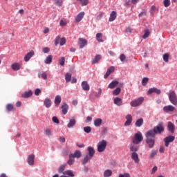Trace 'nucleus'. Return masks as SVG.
Here are the masks:
<instances>
[{
  "instance_id": "f257e3e1",
  "label": "nucleus",
  "mask_w": 177,
  "mask_h": 177,
  "mask_svg": "<svg viewBox=\"0 0 177 177\" xmlns=\"http://www.w3.org/2000/svg\"><path fill=\"white\" fill-rule=\"evenodd\" d=\"M164 131H165L164 124L160 123L157 126H155L153 130L147 131L148 136H153V138H156V135H161Z\"/></svg>"
},
{
  "instance_id": "f03ea898",
  "label": "nucleus",
  "mask_w": 177,
  "mask_h": 177,
  "mask_svg": "<svg viewBox=\"0 0 177 177\" xmlns=\"http://www.w3.org/2000/svg\"><path fill=\"white\" fill-rule=\"evenodd\" d=\"M168 96L171 104H174V106H177V95L175 91L170 90Z\"/></svg>"
},
{
  "instance_id": "7ed1b4c3",
  "label": "nucleus",
  "mask_w": 177,
  "mask_h": 177,
  "mask_svg": "<svg viewBox=\"0 0 177 177\" xmlns=\"http://www.w3.org/2000/svg\"><path fill=\"white\" fill-rule=\"evenodd\" d=\"M145 136L147 138L146 143L148 144L149 149H153L154 143H156V140L153 138V136H149L148 132L146 133Z\"/></svg>"
},
{
  "instance_id": "20e7f679",
  "label": "nucleus",
  "mask_w": 177,
  "mask_h": 177,
  "mask_svg": "<svg viewBox=\"0 0 177 177\" xmlns=\"http://www.w3.org/2000/svg\"><path fill=\"white\" fill-rule=\"evenodd\" d=\"M142 140H143V136L140 131H138L135 134L132 143H133V145H139Z\"/></svg>"
},
{
  "instance_id": "39448f33",
  "label": "nucleus",
  "mask_w": 177,
  "mask_h": 177,
  "mask_svg": "<svg viewBox=\"0 0 177 177\" xmlns=\"http://www.w3.org/2000/svg\"><path fill=\"white\" fill-rule=\"evenodd\" d=\"M107 147V142L104 140H102L98 142L97 145V151L98 153H103L104 150H106V147Z\"/></svg>"
},
{
  "instance_id": "423d86ee",
  "label": "nucleus",
  "mask_w": 177,
  "mask_h": 177,
  "mask_svg": "<svg viewBox=\"0 0 177 177\" xmlns=\"http://www.w3.org/2000/svg\"><path fill=\"white\" fill-rule=\"evenodd\" d=\"M145 98L143 97H140L136 100H134L130 102V106L131 107H138V106H140L143 103Z\"/></svg>"
},
{
  "instance_id": "0eeeda50",
  "label": "nucleus",
  "mask_w": 177,
  "mask_h": 177,
  "mask_svg": "<svg viewBox=\"0 0 177 177\" xmlns=\"http://www.w3.org/2000/svg\"><path fill=\"white\" fill-rule=\"evenodd\" d=\"M175 140V136H168L164 139L165 146V147H168L169 146V143H172Z\"/></svg>"
},
{
  "instance_id": "6e6552de",
  "label": "nucleus",
  "mask_w": 177,
  "mask_h": 177,
  "mask_svg": "<svg viewBox=\"0 0 177 177\" xmlns=\"http://www.w3.org/2000/svg\"><path fill=\"white\" fill-rule=\"evenodd\" d=\"M163 111L165 113H170L172 111H175V106L172 105H167L163 107Z\"/></svg>"
},
{
  "instance_id": "1a4fd4ad",
  "label": "nucleus",
  "mask_w": 177,
  "mask_h": 177,
  "mask_svg": "<svg viewBox=\"0 0 177 177\" xmlns=\"http://www.w3.org/2000/svg\"><path fill=\"white\" fill-rule=\"evenodd\" d=\"M34 160H35V155L33 153L28 156L27 162L29 165H34Z\"/></svg>"
},
{
  "instance_id": "9d476101",
  "label": "nucleus",
  "mask_w": 177,
  "mask_h": 177,
  "mask_svg": "<svg viewBox=\"0 0 177 177\" xmlns=\"http://www.w3.org/2000/svg\"><path fill=\"white\" fill-rule=\"evenodd\" d=\"M148 95H151V93H157V95H160L161 93V90L157 88H151L147 91Z\"/></svg>"
},
{
  "instance_id": "9b49d317",
  "label": "nucleus",
  "mask_w": 177,
  "mask_h": 177,
  "mask_svg": "<svg viewBox=\"0 0 177 177\" xmlns=\"http://www.w3.org/2000/svg\"><path fill=\"white\" fill-rule=\"evenodd\" d=\"M126 122H124V127H129L132 124V115L130 114L126 116Z\"/></svg>"
},
{
  "instance_id": "f8f14e48",
  "label": "nucleus",
  "mask_w": 177,
  "mask_h": 177,
  "mask_svg": "<svg viewBox=\"0 0 177 177\" xmlns=\"http://www.w3.org/2000/svg\"><path fill=\"white\" fill-rule=\"evenodd\" d=\"M87 44H88V41H86V39L84 38L79 39V45H80V49H82V48H84L86 45H87Z\"/></svg>"
},
{
  "instance_id": "ddd939ff",
  "label": "nucleus",
  "mask_w": 177,
  "mask_h": 177,
  "mask_svg": "<svg viewBox=\"0 0 177 177\" xmlns=\"http://www.w3.org/2000/svg\"><path fill=\"white\" fill-rule=\"evenodd\" d=\"M167 128L171 133H174L175 132V124L172 123V122H168L167 123Z\"/></svg>"
},
{
  "instance_id": "4468645a",
  "label": "nucleus",
  "mask_w": 177,
  "mask_h": 177,
  "mask_svg": "<svg viewBox=\"0 0 177 177\" xmlns=\"http://www.w3.org/2000/svg\"><path fill=\"white\" fill-rule=\"evenodd\" d=\"M131 158L136 163L138 164L139 162V155L138 154V153L132 152Z\"/></svg>"
},
{
  "instance_id": "2eb2a0df",
  "label": "nucleus",
  "mask_w": 177,
  "mask_h": 177,
  "mask_svg": "<svg viewBox=\"0 0 177 177\" xmlns=\"http://www.w3.org/2000/svg\"><path fill=\"white\" fill-rule=\"evenodd\" d=\"M34 50H31L30 52L28 53L24 57L25 62H28L32 56H34Z\"/></svg>"
},
{
  "instance_id": "dca6fc26",
  "label": "nucleus",
  "mask_w": 177,
  "mask_h": 177,
  "mask_svg": "<svg viewBox=\"0 0 177 177\" xmlns=\"http://www.w3.org/2000/svg\"><path fill=\"white\" fill-rule=\"evenodd\" d=\"M61 109H62V114H64V115H66V114H67L68 111V105L66 103H64Z\"/></svg>"
},
{
  "instance_id": "f3484780",
  "label": "nucleus",
  "mask_w": 177,
  "mask_h": 177,
  "mask_svg": "<svg viewBox=\"0 0 177 177\" xmlns=\"http://www.w3.org/2000/svg\"><path fill=\"white\" fill-rule=\"evenodd\" d=\"M82 88L83 91H89V89H91L89 84H88V82H86V81H84L82 82Z\"/></svg>"
},
{
  "instance_id": "a211bd4d",
  "label": "nucleus",
  "mask_w": 177,
  "mask_h": 177,
  "mask_svg": "<svg viewBox=\"0 0 177 177\" xmlns=\"http://www.w3.org/2000/svg\"><path fill=\"white\" fill-rule=\"evenodd\" d=\"M117 19V12L112 11L110 14L109 21H114Z\"/></svg>"
},
{
  "instance_id": "6ab92c4d",
  "label": "nucleus",
  "mask_w": 177,
  "mask_h": 177,
  "mask_svg": "<svg viewBox=\"0 0 177 177\" xmlns=\"http://www.w3.org/2000/svg\"><path fill=\"white\" fill-rule=\"evenodd\" d=\"M22 97L24 99H27V97H30V96H32V91L31 90L28 91H25L22 95Z\"/></svg>"
},
{
  "instance_id": "aec40b11",
  "label": "nucleus",
  "mask_w": 177,
  "mask_h": 177,
  "mask_svg": "<svg viewBox=\"0 0 177 177\" xmlns=\"http://www.w3.org/2000/svg\"><path fill=\"white\" fill-rule=\"evenodd\" d=\"M73 156V158H81L82 153H81V151L75 150L74 153H71Z\"/></svg>"
},
{
  "instance_id": "412c9836",
  "label": "nucleus",
  "mask_w": 177,
  "mask_h": 177,
  "mask_svg": "<svg viewBox=\"0 0 177 177\" xmlns=\"http://www.w3.org/2000/svg\"><path fill=\"white\" fill-rule=\"evenodd\" d=\"M84 16H85V12H80L76 17V19H75L76 22L80 23V21L82 20V19H84Z\"/></svg>"
},
{
  "instance_id": "4be33fe9",
  "label": "nucleus",
  "mask_w": 177,
  "mask_h": 177,
  "mask_svg": "<svg viewBox=\"0 0 177 177\" xmlns=\"http://www.w3.org/2000/svg\"><path fill=\"white\" fill-rule=\"evenodd\" d=\"M44 104L46 109H49V107L52 106V100H50V99L46 98L44 102Z\"/></svg>"
},
{
  "instance_id": "5701e85b",
  "label": "nucleus",
  "mask_w": 177,
  "mask_h": 177,
  "mask_svg": "<svg viewBox=\"0 0 177 177\" xmlns=\"http://www.w3.org/2000/svg\"><path fill=\"white\" fill-rule=\"evenodd\" d=\"M87 151H88V154L87 155L90 156V157H93V156H95V149H93V147H88Z\"/></svg>"
},
{
  "instance_id": "b1692460",
  "label": "nucleus",
  "mask_w": 177,
  "mask_h": 177,
  "mask_svg": "<svg viewBox=\"0 0 177 177\" xmlns=\"http://www.w3.org/2000/svg\"><path fill=\"white\" fill-rule=\"evenodd\" d=\"M114 104L117 106H122V100L118 97H116L114 100Z\"/></svg>"
},
{
  "instance_id": "393cba45",
  "label": "nucleus",
  "mask_w": 177,
  "mask_h": 177,
  "mask_svg": "<svg viewBox=\"0 0 177 177\" xmlns=\"http://www.w3.org/2000/svg\"><path fill=\"white\" fill-rule=\"evenodd\" d=\"M118 84V81H113L109 84L108 88H109V89H114V88H115Z\"/></svg>"
},
{
  "instance_id": "a878e982",
  "label": "nucleus",
  "mask_w": 177,
  "mask_h": 177,
  "mask_svg": "<svg viewBox=\"0 0 177 177\" xmlns=\"http://www.w3.org/2000/svg\"><path fill=\"white\" fill-rule=\"evenodd\" d=\"M76 122H77L75 121V119H74V118L70 119L69 122L67 124V127L68 128H73V127H74V125H75Z\"/></svg>"
},
{
  "instance_id": "bb28decb",
  "label": "nucleus",
  "mask_w": 177,
  "mask_h": 177,
  "mask_svg": "<svg viewBox=\"0 0 177 177\" xmlns=\"http://www.w3.org/2000/svg\"><path fill=\"white\" fill-rule=\"evenodd\" d=\"M12 70H14V71H19V70H20V67H21V66H20V64L19 63H15L12 65Z\"/></svg>"
},
{
  "instance_id": "cd10ccee",
  "label": "nucleus",
  "mask_w": 177,
  "mask_h": 177,
  "mask_svg": "<svg viewBox=\"0 0 177 177\" xmlns=\"http://www.w3.org/2000/svg\"><path fill=\"white\" fill-rule=\"evenodd\" d=\"M54 102L56 106H59L62 103V97L60 95H56Z\"/></svg>"
},
{
  "instance_id": "c85d7f7f",
  "label": "nucleus",
  "mask_w": 177,
  "mask_h": 177,
  "mask_svg": "<svg viewBox=\"0 0 177 177\" xmlns=\"http://www.w3.org/2000/svg\"><path fill=\"white\" fill-rule=\"evenodd\" d=\"M92 158V156L89 155H86L84 159L82 160V164H86Z\"/></svg>"
},
{
  "instance_id": "c756f323",
  "label": "nucleus",
  "mask_w": 177,
  "mask_h": 177,
  "mask_svg": "<svg viewBox=\"0 0 177 177\" xmlns=\"http://www.w3.org/2000/svg\"><path fill=\"white\" fill-rule=\"evenodd\" d=\"M102 120L100 118H97L94 120L95 127H100L102 125Z\"/></svg>"
},
{
  "instance_id": "7c9ffc66",
  "label": "nucleus",
  "mask_w": 177,
  "mask_h": 177,
  "mask_svg": "<svg viewBox=\"0 0 177 177\" xmlns=\"http://www.w3.org/2000/svg\"><path fill=\"white\" fill-rule=\"evenodd\" d=\"M52 59H53V56L52 55H48L46 58V60L44 61V63L46 64H50L52 63Z\"/></svg>"
},
{
  "instance_id": "2f4dec72",
  "label": "nucleus",
  "mask_w": 177,
  "mask_h": 177,
  "mask_svg": "<svg viewBox=\"0 0 177 177\" xmlns=\"http://www.w3.org/2000/svg\"><path fill=\"white\" fill-rule=\"evenodd\" d=\"M100 59H102V56L100 55H96L92 61L93 64H96V63H98Z\"/></svg>"
},
{
  "instance_id": "473e14b6",
  "label": "nucleus",
  "mask_w": 177,
  "mask_h": 177,
  "mask_svg": "<svg viewBox=\"0 0 177 177\" xmlns=\"http://www.w3.org/2000/svg\"><path fill=\"white\" fill-rule=\"evenodd\" d=\"M136 127H140L143 125V118L138 119L135 124Z\"/></svg>"
},
{
  "instance_id": "72a5a7b5",
  "label": "nucleus",
  "mask_w": 177,
  "mask_h": 177,
  "mask_svg": "<svg viewBox=\"0 0 177 177\" xmlns=\"http://www.w3.org/2000/svg\"><path fill=\"white\" fill-rule=\"evenodd\" d=\"M64 175H68V176L74 177V173H73V171L71 170H66L63 172Z\"/></svg>"
},
{
  "instance_id": "f704fd0d",
  "label": "nucleus",
  "mask_w": 177,
  "mask_h": 177,
  "mask_svg": "<svg viewBox=\"0 0 177 177\" xmlns=\"http://www.w3.org/2000/svg\"><path fill=\"white\" fill-rule=\"evenodd\" d=\"M113 175V171L110 169H107L104 172V177H110Z\"/></svg>"
},
{
  "instance_id": "c9c22d12",
  "label": "nucleus",
  "mask_w": 177,
  "mask_h": 177,
  "mask_svg": "<svg viewBox=\"0 0 177 177\" xmlns=\"http://www.w3.org/2000/svg\"><path fill=\"white\" fill-rule=\"evenodd\" d=\"M103 34L102 33H97L96 39L98 42H103Z\"/></svg>"
},
{
  "instance_id": "e433bc0d",
  "label": "nucleus",
  "mask_w": 177,
  "mask_h": 177,
  "mask_svg": "<svg viewBox=\"0 0 177 177\" xmlns=\"http://www.w3.org/2000/svg\"><path fill=\"white\" fill-rule=\"evenodd\" d=\"M121 93V88L117 87L113 91V95L115 96H118Z\"/></svg>"
},
{
  "instance_id": "4c0bfd02",
  "label": "nucleus",
  "mask_w": 177,
  "mask_h": 177,
  "mask_svg": "<svg viewBox=\"0 0 177 177\" xmlns=\"http://www.w3.org/2000/svg\"><path fill=\"white\" fill-rule=\"evenodd\" d=\"M139 150V146L132 145L130 147V151H133V153H136Z\"/></svg>"
},
{
  "instance_id": "58836bf2",
  "label": "nucleus",
  "mask_w": 177,
  "mask_h": 177,
  "mask_svg": "<svg viewBox=\"0 0 177 177\" xmlns=\"http://www.w3.org/2000/svg\"><path fill=\"white\" fill-rule=\"evenodd\" d=\"M74 161H75L74 156H73V155H69V160L68 161V165H73V164H74Z\"/></svg>"
},
{
  "instance_id": "ea45409f",
  "label": "nucleus",
  "mask_w": 177,
  "mask_h": 177,
  "mask_svg": "<svg viewBox=\"0 0 177 177\" xmlns=\"http://www.w3.org/2000/svg\"><path fill=\"white\" fill-rule=\"evenodd\" d=\"M46 136H52V129L47 128L44 130Z\"/></svg>"
},
{
  "instance_id": "a19ab883",
  "label": "nucleus",
  "mask_w": 177,
  "mask_h": 177,
  "mask_svg": "<svg viewBox=\"0 0 177 177\" xmlns=\"http://www.w3.org/2000/svg\"><path fill=\"white\" fill-rule=\"evenodd\" d=\"M6 109H7L8 111H15V107H13V104H7Z\"/></svg>"
},
{
  "instance_id": "79ce46f5",
  "label": "nucleus",
  "mask_w": 177,
  "mask_h": 177,
  "mask_svg": "<svg viewBox=\"0 0 177 177\" xmlns=\"http://www.w3.org/2000/svg\"><path fill=\"white\" fill-rule=\"evenodd\" d=\"M147 82H149V77H144L142 80V85L143 86H146V85H147Z\"/></svg>"
},
{
  "instance_id": "37998d69",
  "label": "nucleus",
  "mask_w": 177,
  "mask_h": 177,
  "mask_svg": "<svg viewBox=\"0 0 177 177\" xmlns=\"http://www.w3.org/2000/svg\"><path fill=\"white\" fill-rule=\"evenodd\" d=\"M64 169H66V164L61 165L58 169V172L62 174V172H64Z\"/></svg>"
},
{
  "instance_id": "c03bdc74",
  "label": "nucleus",
  "mask_w": 177,
  "mask_h": 177,
  "mask_svg": "<svg viewBox=\"0 0 177 177\" xmlns=\"http://www.w3.org/2000/svg\"><path fill=\"white\" fill-rule=\"evenodd\" d=\"M65 80L66 82H70V81H71V74L66 73L65 75Z\"/></svg>"
},
{
  "instance_id": "a18cd8bd",
  "label": "nucleus",
  "mask_w": 177,
  "mask_h": 177,
  "mask_svg": "<svg viewBox=\"0 0 177 177\" xmlns=\"http://www.w3.org/2000/svg\"><path fill=\"white\" fill-rule=\"evenodd\" d=\"M84 131L86 132V133H91V131H92V128L91 127L87 126L84 127Z\"/></svg>"
},
{
  "instance_id": "49530a36",
  "label": "nucleus",
  "mask_w": 177,
  "mask_h": 177,
  "mask_svg": "<svg viewBox=\"0 0 177 177\" xmlns=\"http://www.w3.org/2000/svg\"><path fill=\"white\" fill-rule=\"evenodd\" d=\"M39 77H41V78H43V80H48V74L46 73V72H43L42 73L39 75Z\"/></svg>"
},
{
  "instance_id": "de8ad7c7",
  "label": "nucleus",
  "mask_w": 177,
  "mask_h": 177,
  "mask_svg": "<svg viewBox=\"0 0 177 177\" xmlns=\"http://www.w3.org/2000/svg\"><path fill=\"white\" fill-rule=\"evenodd\" d=\"M149 35H150V30H146L145 31V34H144L143 36H142V38H143L144 39H146V38H148Z\"/></svg>"
},
{
  "instance_id": "09e8293b",
  "label": "nucleus",
  "mask_w": 177,
  "mask_h": 177,
  "mask_svg": "<svg viewBox=\"0 0 177 177\" xmlns=\"http://www.w3.org/2000/svg\"><path fill=\"white\" fill-rule=\"evenodd\" d=\"M54 2L57 6H63V0H54Z\"/></svg>"
},
{
  "instance_id": "8fccbe9b",
  "label": "nucleus",
  "mask_w": 177,
  "mask_h": 177,
  "mask_svg": "<svg viewBox=\"0 0 177 177\" xmlns=\"http://www.w3.org/2000/svg\"><path fill=\"white\" fill-rule=\"evenodd\" d=\"M169 59V55L168 53H165L163 55V60L165 63H168Z\"/></svg>"
},
{
  "instance_id": "3c124183",
  "label": "nucleus",
  "mask_w": 177,
  "mask_h": 177,
  "mask_svg": "<svg viewBox=\"0 0 177 177\" xmlns=\"http://www.w3.org/2000/svg\"><path fill=\"white\" fill-rule=\"evenodd\" d=\"M64 62H66V59L64 57H61V59H59V63L60 66H64Z\"/></svg>"
},
{
  "instance_id": "603ef678",
  "label": "nucleus",
  "mask_w": 177,
  "mask_h": 177,
  "mask_svg": "<svg viewBox=\"0 0 177 177\" xmlns=\"http://www.w3.org/2000/svg\"><path fill=\"white\" fill-rule=\"evenodd\" d=\"M157 153H158V151L157 150L152 151L150 154V158H153V157H156V156H157Z\"/></svg>"
},
{
  "instance_id": "864d4df0",
  "label": "nucleus",
  "mask_w": 177,
  "mask_h": 177,
  "mask_svg": "<svg viewBox=\"0 0 177 177\" xmlns=\"http://www.w3.org/2000/svg\"><path fill=\"white\" fill-rule=\"evenodd\" d=\"M59 26H61V27H64V26H67V21H66L63 19H61L60 22H59Z\"/></svg>"
},
{
  "instance_id": "5fc2aeb1",
  "label": "nucleus",
  "mask_w": 177,
  "mask_h": 177,
  "mask_svg": "<svg viewBox=\"0 0 177 177\" xmlns=\"http://www.w3.org/2000/svg\"><path fill=\"white\" fill-rule=\"evenodd\" d=\"M163 3L165 8H168L171 5V1L169 0H164Z\"/></svg>"
},
{
  "instance_id": "6e6d98bb",
  "label": "nucleus",
  "mask_w": 177,
  "mask_h": 177,
  "mask_svg": "<svg viewBox=\"0 0 177 177\" xmlns=\"http://www.w3.org/2000/svg\"><path fill=\"white\" fill-rule=\"evenodd\" d=\"M79 1L81 2L82 6H86V5L88 3V0H79Z\"/></svg>"
},
{
  "instance_id": "4d7b16f0",
  "label": "nucleus",
  "mask_w": 177,
  "mask_h": 177,
  "mask_svg": "<svg viewBox=\"0 0 177 177\" xmlns=\"http://www.w3.org/2000/svg\"><path fill=\"white\" fill-rule=\"evenodd\" d=\"M103 15H104L103 12H100L96 17V19L100 20V19H102V17H103Z\"/></svg>"
},
{
  "instance_id": "13d9d810",
  "label": "nucleus",
  "mask_w": 177,
  "mask_h": 177,
  "mask_svg": "<svg viewBox=\"0 0 177 177\" xmlns=\"http://www.w3.org/2000/svg\"><path fill=\"white\" fill-rule=\"evenodd\" d=\"M120 62H125L127 60V57L124 54H121L120 56Z\"/></svg>"
},
{
  "instance_id": "bf43d9fd",
  "label": "nucleus",
  "mask_w": 177,
  "mask_h": 177,
  "mask_svg": "<svg viewBox=\"0 0 177 177\" xmlns=\"http://www.w3.org/2000/svg\"><path fill=\"white\" fill-rule=\"evenodd\" d=\"M60 46H63V45H66V37H62L60 40Z\"/></svg>"
},
{
  "instance_id": "052dcab7",
  "label": "nucleus",
  "mask_w": 177,
  "mask_h": 177,
  "mask_svg": "<svg viewBox=\"0 0 177 177\" xmlns=\"http://www.w3.org/2000/svg\"><path fill=\"white\" fill-rule=\"evenodd\" d=\"M52 120L55 124H59L60 122V121H59V119L56 116L53 117Z\"/></svg>"
},
{
  "instance_id": "680f3d73",
  "label": "nucleus",
  "mask_w": 177,
  "mask_h": 177,
  "mask_svg": "<svg viewBox=\"0 0 177 177\" xmlns=\"http://www.w3.org/2000/svg\"><path fill=\"white\" fill-rule=\"evenodd\" d=\"M115 68L114 66H111L107 69V71L109 74H111V73H114Z\"/></svg>"
},
{
  "instance_id": "e2e57ef3",
  "label": "nucleus",
  "mask_w": 177,
  "mask_h": 177,
  "mask_svg": "<svg viewBox=\"0 0 177 177\" xmlns=\"http://www.w3.org/2000/svg\"><path fill=\"white\" fill-rule=\"evenodd\" d=\"M60 41V37L57 36L55 39V45L57 46L59 45V41Z\"/></svg>"
},
{
  "instance_id": "0e129e2a",
  "label": "nucleus",
  "mask_w": 177,
  "mask_h": 177,
  "mask_svg": "<svg viewBox=\"0 0 177 177\" xmlns=\"http://www.w3.org/2000/svg\"><path fill=\"white\" fill-rule=\"evenodd\" d=\"M118 177H131V176L129 175V174L125 173L124 174H119Z\"/></svg>"
},
{
  "instance_id": "69168bd1",
  "label": "nucleus",
  "mask_w": 177,
  "mask_h": 177,
  "mask_svg": "<svg viewBox=\"0 0 177 177\" xmlns=\"http://www.w3.org/2000/svg\"><path fill=\"white\" fill-rule=\"evenodd\" d=\"M43 53H48L49 50H50V49L48 47H45L43 48Z\"/></svg>"
},
{
  "instance_id": "338daca9",
  "label": "nucleus",
  "mask_w": 177,
  "mask_h": 177,
  "mask_svg": "<svg viewBox=\"0 0 177 177\" xmlns=\"http://www.w3.org/2000/svg\"><path fill=\"white\" fill-rule=\"evenodd\" d=\"M39 93H41V89L36 88L35 91V95L36 96H38L39 95Z\"/></svg>"
},
{
  "instance_id": "774afa93",
  "label": "nucleus",
  "mask_w": 177,
  "mask_h": 177,
  "mask_svg": "<svg viewBox=\"0 0 177 177\" xmlns=\"http://www.w3.org/2000/svg\"><path fill=\"white\" fill-rule=\"evenodd\" d=\"M126 32H129V33H131V32H132V28H131V27H128L127 29H126Z\"/></svg>"
}]
</instances>
